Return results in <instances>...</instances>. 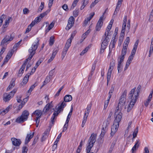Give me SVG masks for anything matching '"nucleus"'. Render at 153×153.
Returning <instances> with one entry per match:
<instances>
[{"instance_id": "obj_1", "label": "nucleus", "mask_w": 153, "mask_h": 153, "mask_svg": "<svg viewBox=\"0 0 153 153\" xmlns=\"http://www.w3.org/2000/svg\"><path fill=\"white\" fill-rule=\"evenodd\" d=\"M72 97L71 95H67L64 97V101L62 102L61 104L55 107L54 112L51 119L52 125L54 124V120L56 118V117L57 116L59 113L62 112L64 108L66 106V104L65 102L70 101L72 100Z\"/></svg>"}, {"instance_id": "obj_2", "label": "nucleus", "mask_w": 153, "mask_h": 153, "mask_svg": "<svg viewBox=\"0 0 153 153\" xmlns=\"http://www.w3.org/2000/svg\"><path fill=\"white\" fill-rule=\"evenodd\" d=\"M39 39L37 38L36 40L33 43L30 48L29 49L28 52L30 53V55L28 58L26 59L25 61L22 66L21 68L19 71V76H22V74L23 73L24 69L27 64V62L28 59L30 60L34 55L35 54L36 51L38 48L39 44Z\"/></svg>"}, {"instance_id": "obj_3", "label": "nucleus", "mask_w": 153, "mask_h": 153, "mask_svg": "<svg viewBox=\"0 0 153 153\" xmlns=\"http://www.w3.org/2000/svg\"><path fill=\"white\" fill-rule=\"evenodd\" d=\"M128 47L123 46L122 50L121 55L118 58L117 70L118 72H120V71L122 69V63L124 59V56L126 55Z\"/></svg>"}, {"instance_id": "obj_4", "label": "nucleus", "mask_w": 153, "mask_h": 153, "mask_svg": "<svg viewBox=\"0 0 153 153\" xmlns=\"http://www.w3.org/2000/svg\"><path fill=\"white\" fill-rule=\"evenodd\" d=\"M108 36L105 35L103 36L102 39V42L101 45L100 53L102 54L104 52V50L106 48L110 41V38L108 37Z\"/></svg>"}, {"instance_id": "obj_5", "label": "nucleus", "mask_w": 153, "mask_h": 153, "mask_svg": "<svg viewBox=\"0 0 153 153\" xmlns=\"http://www.w3.org/2000/svg\"><path fill=\"white\" fill-rule=\"evenodd\" d=\"M29 113L27 110L23 111L20 117H17L16 120V122L18 123H21L27 120L28 117Z\"/></svg>"}, {"instance_id": "obj_6", "label": "nucleus", "mask_w": 153, "mask_h": 153, "mask_svg": "<svg viewBox=\"0 0 153 153\" xmlns=\"http://www.w3.org/2000/svg\"><path fill=\"white\" fill-rule=\"evenodd\" d=\"M122 109H119V108H116L115 112V119L114 122L116 124H119L123 116V114L121 112Z\"/></svg>"}, {"instance_id": "obj_7", "label": "nucleus", "mask_w": 153, "mask_h": 153, "mask_svg": "<svg viewBox=\"0 0 153 153\" xmlns=\"http://www.w3.org/2000/svg\"><path fill=\"white\" fill-rule=\"evenodd\" d=\"M17 91V89H14L9 94L6 93H4L3 94V101L5 102H8L13 97L14 95L16 92Z\"/></svg>"}, {"instance_id": "obj_8", "label": "nucleus", "mask_w": 153, "mask_h": 153, "mask_svg": "<svg viewBox=\"0 0 153 153\" xmlns=\"http://www.w3.org/2000/svg\"><path fill=\"white\" fill-rule=\"evenodd\" d=\"M92 104L91 103H90L87 105L86 108V110L84 113V117L83 119L82 123V127H83L85 126V124L87 119V117L89 115V113L91 109Z\"/></svg>"}, {"instance_id": "obj_9", "label": "nucleus", "mask_w": 153, "mask_h": 153, "mask_svg": "<svg viewBox=\"0 0 153 153\" xmlns=\"http://www.w3.org/2000/svg\"><path fill=\"white\" fill-rule=\"evenodd\" d=\"M140 86H139L136 90V92H135L136 88H134L131 89L130 93L128 94V98H132V97H134L137 99L138 98L139 95V93L140 91Z\"/></svg>"}, {"instance_id": "obj_10", "label": "nucleus", "mask_w": 153, "mask_h": 153, "mask_svg": "<svg viewBox=\"0 0 153 153\" xmlns=\"http://www.w3.org/2000/svg\"><path fill=\"white\" fill-rule=\"evenodd\" d=\"M115 65V63L114 61H112L110 63L109 68L108 69L107 74V85L108 84L110 80L112 71L114 68V66Z\"/></svg>"}, {"instance_id": "obj_11", "label": "nucleus", "mask_w": 153, "mask_h": 153, "mask_svg": "<svg viewBox=\"0 0 153 153\" xmlns=\"http://www.w3.org/2000/svg\"><path fill=\"white\" fill-rule=\"evenodd\" d=\"M104 14V13L100 17V19L97 24L96 29L97 31H99L102 25Z\"/></svg>"}, {"instance_id": "obj_12", "label": "nucleus", "mask_w": 153, "mask_h": 153, "mask_svg": "<svg viewBox=\"0 0 153 153\" xmlns=\"http://www.w3.org/2000/svg\"><path fill=\"white\" fill-rule=\"evenodd\" d=\"M123 96L124 95H122L121 96L120 101L118 104V105L116 108H119V109L122 110V108H123V106L125 105L126 102V98Z\"/></svg>"}, {"instance_id": "obj_13", "label": "nucleus", "mask_w": 153, "mask_h": 153, "mask_svg": "<svg viewBox=\"0 0 153 153\" xmlns=\"http://www.w3.org/2000/svg\"><path fill=\"white\" fill-rule=\"evenodd\" d=\"M129 99H131V100L130 102L128 105V107H127L128 112H129L132 109L135 103L136 102L137 99L136 98H135L134 97H132V98H129Z\"/></svg>"}, {"instance_id": "obj_14", "label": "nucleus", "mask_w": 153, "mask_h": 153, "mask_svg": "<svg viewBox=\"0 0 153 153\" xmlns=\"http://www.w3.org/2000/svg\"><path fill=\"white\" fill-rule=\"evenodd\" d=\"M74 19L73 16H71L69 18L68 23L65 29L67 30H69L73 26L74 24Z\"/></svg>"}, {"instance_id": "obj_15", "label": "nucleus", "mask_w": 153, "mask_h": 153, "mask_svg": "<svg viewBox=\"0 0 153 153\" xmlns=\"http://www.w3.org/2000/svg\"><path fill=\"white\" fill-rule=\"evenodd\" d=\"M119 126V124H116V123L114 122L112 126L111 127V135L112 137L114 135L115 133L117 131Z\"/></svg>"}, {"instance_id": "obj_16", "label": "nucleus", "mask_w": 153, "mask_h": 153, "mask_svg": "<svg viewBox=\"0 0 153 153\" xmlns=\"http://www.w3.org/2000/svg\"><path fill=\"white\" fill-rule=\"evenodd\" d=\"M13 39V37L12 36V35H10L9 36L7 35L2 40L1 42V45H3L5 43H8V42L12 40Z\"/></svg>"}, {"instance_id": "obj_17", "label": "nucleus", "mask_w": 153, "mask_h": 153, "mask_svg": "<svg viewBox=\"0 0 153 153\" xmlns=\"http://www.w3.org/2000/svg\"><path fill=\"white\" fill-rule=\"evenodd\" d=\"M12 144L15 146H19L21 144L22 142L19 139L12 137L11 139Z\"/></svg>"}, {"instance_id": "obj_18", "label": "nucleus", "mask_w": 153, "mask_h": 153, "mask_svg": "<svg viewBox=\"0 0 153 153\" xmlns=\"http://www.w3.org/2000/svg\"><path fill=\"white\" fill-rule=\"evenodd\" d=\"M97 135L94 133H92L88 140V144L93 145L95 143L96 140Z\"/></svg>"}, {"instance_id": "obj_19", "label": "nucleus", "mask_w": 153, "mask_h": 153, "mask_svg": "<svg viewBox=\"0 0 153 153\" xmlns=\"http://www.w3.org/2000/svg\"><path fill=\"white\" fill-rule=\"evenodd\" d=\"M42 114V112L41 110H36L33 113L32 115H35L37 116L35 119V121H36V124L37 123V121L40 120V119Z\"/></svg>"}, {"instance_id": "obj_20", "label": "nucleus", "mask_w": 153, "mask_h": 153, "mask_svg": "<svg viewBox=\"0 0 153 153\" xmlns=\"http://www.w3.org/2000/svg\"><path fill=\"white\" fill-rule=\"evenodd\" d=\"M34 134V132H32L30 131L29 133L27 134L25 142V144H27L30 141L31 139L33 137Z\"/></svg>"}, {"instance_id": "obj_21", "label": "nucleus", "mask_w": 153, "mask_h": 153, "mask_svg": "<svg viewBox=\"0 0 153 153\" xmlns=\"http://www.w3.org/2000/svg\"><path fill=\"white\" fill-rule=\"evenodd\" d=\"M140 144V140H137L136 141V142L134 146L132 147L131 149L132 153L134 152L135 151L137 150Z\"/></svg>"}, {"instance_id": "obj_22", "label": "nucleus", "mask_w": 153, "mask_h": 153, "mask_svg": "<svg viewBox=\"0 0 153 153\" xmlns=\"http://www.w3.org/2000/svg\"><path fill=\"white\" fill-rule=\"evenodd\" d=\"M16 80L15 78H13L10 82V84L7 89V91L11 89L15 85V82Z\"/></svg>"}, {"instance_id": "obj_23", "label": "nucleus", "mask_w": 153, "mask_h": 153, "mask_svg": "<svg viewBox=\"0 0 153 153\" xmlns=\"http://www.w3.org/2000/svg\"><path fill=\"white\" fill-rule=\"evenodd\" d=\"M12 18L10 17H9L7 19H6L5 22V24L3 25L2 27L3 29L2 30L1 33H3L6 31V29H5L7 27V25L9 24L10 20Z\"/></svg>"}, {"instance_id": "obj_24", "label": "nucleus", "mask_w": 153, "mask_h": 153, "mask_svg": "<svg viewBox=\"0 0 153 153\" xmlns=\"http://www.w3.org/2000/svg\"><path fill=\"white\" fill-rule=\"evenodd\" d=\"M14 51V50L12 49L9 51L4 59V62H8V60L12 56Z\"/></svg>"}, {"instance_id": "obj_25", "label": "nucleus", "mask_w": 153, "mask_h": 153, "mask_svg": "<svg viewBox=\"0 0 153 153\" xmlns=\"http://www.w3.org/2000/svg\"><path fill=\"white\" fill-rule=\"evenodd\" d=\"M123 1V0H118L115 10L114 13V15L118 13L121 7Z\"/></svg>"}, {"instance_id": "obj_26", "label": "nucleus", "mask_w": 153, "mask_h": 153, "mask_svg": "<svg viewBox=\"0 0 153 153\" xmlns=\"http://www.w3.org/2000/svg\"><path fill=\"white\" fill-rule=\"evenodd\" d=\"M127 16L126 15L124 16V18L123 23L122 25V30H123V31H125L126 30V22H127Z\"/></svg>"}, {"instance_id": "obj_27", "label": "nucleus", "mask_w": 153, "mask_h": 153, "mask_svg": "<svg viewBox=\"0 0 153 153\" xmlns=\"http://www.w3.org/2000/svg\"><path fill=\"white\" fill-rule=\"evenodd\" d=\"M29 76V75L28 74H27L24 77L23 80L21 83L22 85L26 84L27 83L28 80Z\"/></svg>"}, {"instance_id": "obj_28", "label": "nucleus", "mask_w": 153, "mask_h": 153, "mask_svg": "<svg viewBox=\"0 0 153 153\" xmlns=\"http://www.w3.org/2000/svg\"><path fill=\"white\" fill-rule=\"evenodd\" d=\"M68 48H69L65 46L64 47L62 53V59H63L65 56Z\"/></svg>"}, {"instance_id": "obj_29", "label": "nucleus", "mask_w": 153, "mask_h": 153, "mask_svg": "<svg viewBox=\"0 0 153 153\" xmlns=\"http://www.w3.org/2000/svg\"><path fill=\"white\" fill-rule=\"evenodd\" d=\"M89 0H83V3L80 7L81 10L83 9L88 3Z\"/></svg>"}, {"instance_id": "obj_30", "label": "nucleus", "mask_w": 153, "mask_h": 153, "mask_svg": "<svg viewBox=\"0 0 153 153\" xmlns=\"http://www.w3.org/2000/svg\"><path fill=\"white\" fill-rule=\"evenodd\" d=\"M114 87L112 85L111 86V88L108 93V99L110 100L113 94V92L114 91Z\"/></svg>"}, {"instance_id": "obj_31", "label": "nucleus", "mask_w": 153, "mask_h": 153, "mask_svg": "<svg viewBox=\"0 0 153 153\" xmlns=\"http://www.w3.org/2000/svg\"><path fill=\"white\" fill-rule=\"evenodd\" d=\"M117 34V33H115L114 34V37H113L112 38V39L111 41L110 44H111L112 45H113V46H115V45L116 44V42L117 41V39L116 38L115 36Z\"/></svg>"}, {"instance_id": "obj_32", "label": "nucleus", "mask_w": 153, "mask_h": 153, "mask_svg": "<svg viewBox=\"0 0 153 153\" xmlns=\"http://www.w3.org/2000/svg\"><path fill=\"white\" fill-rule=\"evenodd\" d=\"M72 39L70 38L69 39H68L67 41V42L65 45V46L68 48H69L71 45V44L72 42Z\"/></svg>"}, {"instance_id": "obj_33", "label": "nucleus", "mask_w": 153, "mask_h": 153, "mask_svg": "<svg viewBox=\"0 0 153 153\" xmlns=\"http://www.w3.org/2000/svg\"><path fill=\"white\" fill-rule=\"evenodd\" d=\"M50 10H47L46 11H45L43 13L41 14L39 16L40 17L41 20L45 16L47 15L48 13L49 12Z\"/></svg>"}, {"instance_id": "obj_34", "label": "nucleus", "mask_w": 153, "mask_h": 153, "mask_svg": "<svg viewBox=\"0 0 153 153\" xmlns=\"http://www.w3.org/2000/svg\"><path fill=\"white\" fill-rule=\"evenodd\" d=\"M106 132V126L103 127L102 129L101 130V134L100 135V136L101 137H103Z\"/></svg>"}, {"instance_id": "obj_35", "label": "nucleus", "mask_w": 153, "mask_h": 153, "mask_svg": "<svg viewBox=\"0 0 153 153\" xmlns=\"http://www.w3.org/2000/svg\"><path fill=\"white\" fill-rule=\"evenodd\" d=\"M52 106L51 105H49L48 104H47L45 106L43 110L45 112H47L51 108Z\"/></svg>"}, {"instance_id": "obj_36", "label": "nucleus", "mask_w": 153, "mask_h": 153, "mask_svg": "<svg viewBox=\"0 0 153 153\" xmlns=\"http://www.w3.org/2000/svg\"><path fill=\"white\" fill-rule=\"evenodd\" d=\"M48 134L47 131H45L43 133L41 139V141L42 142L45 140Z\"/></svg>"}, {"instance_id": "obj_37", "label": "nucleus", "mask_w": 153, "mask_h": 153, "mask_svg": "<svg viewBox=\"0 0 153 153\" xmlns=\"http://www.w3.org/2000/svg\"><path fill=\"white\" fill-rule=\"evenodd\" d=\"M130 41V39L129 37H127L124 42V44L123 45V46H126L127 47H128V44L129 42Z\"/></svg>"}, {"instance_id": "obj_38", "label": "nucleus", "mask_w": 153, "mask_h": 153, "mask_svg": "<svg viewBox=\"0 0 153 153\" xmlns=\"http://www.w3.org/2000/svg\"><path fill=\"white\" fill-rule=\"evenodd\" d=\"M94 13H93L90 14L89 17L87 18L86 19H85V22H87V23H88V21H90L91 19L93 18L94 15Z\"/></svg>"}, {"instance_id": "obj_39", "label": "nucleus", "mask_w": 153, "mask_h": 153, "mask_svg": "<svg viewBox=\"0 0 153 153\" xmlns=\"http://www.w3.org/2000/svg\"><path fill=\"white\" fill-rule=\"evenodd\" d=\"M41 20L40 19V17L38 16L36 17L34 20L31 23L33 22V25H34L36 24L39 22L41 21Z\"/></svg>"}, {"instance_id": "obj_40", "label": "nucleus", "mask_w": 153, "mask_h": 153, "mask_svg": "<svg viewBox=\"0 0 153 153\" xmlns=\"http://www.w3.org/2000/svg\"><path fill=\"white\" fill-rule=\"evenodd\" d=\"M138 131V127H137L136 128L134 129L133 134V139L135 138L137 136V134Z\"/></svg>"}, {"instance_id": "obj_41", "label": "nucleus", "mask_w": 153, "mask_h": 153, "mask_svg": "<svg viewBox=\"0 0 153 153\" xmlns=\"http://www.w3.org/2000/svg\"><path fill=\"white\" fill-rule=\"evenodd\" d=\"M33 23H31L29 25L27 28L26 29V30L25 31V33H28L30 31L32 27L34 26V25H33Z\"/></svg>"}, {"instance_id": "obj_42", "label": "nucleus", "mask_w": 153, "mask_h": 153, "mask_svg": "<svg viewBox=\"0 0 153 153\" xmlns=\"http://www.w3.org/2000/svg\"><path fill=\"white\" fill-rule=\"evenodd\" d=\"M12 108V106L11 105H10L8 106L7 108L4 110H3L2 111L3 112L4 114H5L7 113L9 110L11 109Z\"/></svg>"}, {"instance_id": "obj_43", "label": "nucleus", "mask_w": 153, "mask_h": 153, "mask_svg": "<svg viewBox=\"0 0 153 153\" xmlns=\"http://www.w3.org/2000/svg\"><path fill=\"white\" fill-rule=\"evenodd\" d=\"M54 42V37L53 36H51L49 40V45L50 46H52Z\"/></svg>"}, {"instance_id": "obj_44", "label": "nucleus", "mask_w": 153, "mask_h": 153, "mask_svg": "<svg viewBox=\"0 0 153 153\" xmlns=\"http://www.w3.org/2000/svg\"><path fill=\"white\" fill-rule=\"evenodd\" d=\"M115 46H113V45H112L111 44H110L109 45V53H108V56H109L111 55V53L113 51V48H115Z\"/></svg>"}, {"instance_id": "obj_45", "label": "nucleus", "mask_w": 153, "mask_h": 153, "mask_svg": "<svg viewBox=\"0 0 153 153\" xmlns=\"http://www.w3.org/2000/svg\"><path fill=\"white\" fill-rule=\"evenodd\" d=\"M64 87V85H63L59 88L58 91L57 92L56 94L55 95L54 97H56L59 95L61 91L63 89Z\"/></svg>"}, {"instance_id": "obj_46", "label": "nucleus", "mask_w": 153, "mask_h": 153, "mask_svg": "<svg viewBox=\"0 0 153 153\" xmlns=\"http://www.w3.org/2000/svg\"><path fill=\"white\" fill-rule=\"evenodd\" d=\"M93 145L88 144V145L87 148L86 150V153H89L92 147L93 146Z\"/></svg>"}, {"instance_id": "obj_47", "label": "nucleus", "mask_w": 153, "mask_h": 153, "mask_svg": "<svg viewBox=\"0 0 153 153\" xmlns=\"http://www.w3.org/2000/svg\"><path fill=\"white\" fill-rule=\"evenodd\" d=\"M44 2H42L41 3V5L39 7V9H38V12H41L42 10L43 9L44 7Z\"/></svg>"}, {"instance_id": "obj_48", "label": "nucleus", "mask_w": 153, "mask_h": 153, "mask_svg": "<svg viewBox=\"0 0 153 153\" xmlns=\"http://www.w3.org/2000/svg\"><path fill=\"white\" fill-rule=\"evenodd\" d=\"M72 110H71L69 112V113L67 117V119H66V121L65 122H66L67 123H68L69 122L70 119L71 118V116L72 114Z\"/></svg>"}, {"instance_id": "obj_49", "label": "nucleus", "mask_w": 153, "mask_h": 153, "mask_svg": "<svg viewBox=\"0 0 153 153\" xmlns=\"http://www.w3.org/2000/svg\"><path fill=\"white\" fill-rule=\"evenodd\" d=\"M113 113L112 111L111 110V111L109 114L108 117L107 119V120L108 122H109L111 120V117L113 115Z\"/></svg>"}, {"instance_id": "obj_50", "label": "nucleus", "mask_w": 153, "mask_h": 153, "mask_svg": "<svg viewBox=\"0 0 153 153\" xmlns=\"http://www.w3.org/2000/svg\"><path fill=\"white\" fill-rule=\"evenodd\" d=\"M88 47L86 48L84 50H83L80 53L81 56H82L86 53L88 50Z\"/></svg>"}, {"instance_id": "obj_51", "label": "nucleus", "mask_w": 153, "mask_h": 153, "mask_svg": "<svg viewBox=\"0 0 153 153\" xmlns=\"http://www.w3.org/2000/svg\"><path fill=\"white\" fill-rule=\"evenodd\" d=\"M96 66V63L94 62L92 65L90 73H92L93 74L94 73V71L95 70V67Z\"/></svg>"}, {"instance_id": "obj_52", "label": "nucleus", "mask_w": 153, "mask_h": 153, "mask_svg": "<svg viewBox=\"0 0 153 153\" xmlns=\"http://www.w3.org/2000/svg\"><path fill=\"white\" fill-rule=\"evenodd\" d=\"M36 85L35 84L32 85L30 87L29 90L28 91V93H30Z\"/></svg>"}, {"instance_id": "obj_53", "label": "nucleus", "mask_w": 153, "mask_h": 153, "mask_svg": "<svg viewBox=\"0 0 153 153\" xmlns=\"http://www.w3.org/2000/svg\"><path fill=\"white\" fill-rule=\"evenodd\" d=\"M39 139V137L38 136H37L35 137L34 140L32 143V145L33 146L34 145H35L36 143L37 142L38 140Z\"/></svg>"}, {"instance_id": "obj_54", "label": "nucleus", "mask_w": 153, "mask_h": 153, "mask_svg": "<svg viewBox=\"0 0 153 153\" xmlns=\"http://www.w3.org/2000/svg\"><path fill=\"white\" fill-rule=\"evenodd\" d=\"M5 15L4 14L2 15L0 17V27L2 25L3 22V19H4Z\"/></svg>"}, {"instance_id": "obj_55", "label": "nucleus", "mask_w": 153, "mask_h": 153, "mask_svg": "<svg viewBox=\"0 0 153 153\" xmlns=\"http://www.w3.org/2000/svg\"><path fill=\"white\" fill-rule=\"evenodd\" d=\"M54 24L55 23L54 22H52L50 24L48 28V31L50 30L53 28L54 26Z\"/></svg>"}, {"instance_id": "obj_56", "label": "nucleus", "mask_w": 153, "mask_h": 153, "mask_svg": "<svg viewBox=\"0 0 153 153\" xmlns=\"http://www.w3.org/2000/svg\"><path fill=\"white\" fill-rule=\"evenodd\" d=\"M78 2V1H76L74 0L71 6V8L72 9H73L76 6L77 3Z\"/></svg>"}, {"instance_id": "obj_57", "label": "nucleus", "mask_w": 153, "mask_h": 153, "mask_svg": "<svg viewBox=\"0 0 153 153\" xmlns=\"http://www.w3.org/2000/svg\"><path fill=\"white\" fill-rule=\"evenodd\" d=\"M110 100L108 99L105 102L104 109H106L108 104Z\"/></svg>"}, {"instance_id": "obj_58", "label": "nucleus", "mask_w": 153, "mask_h": 153, "mask_svg": "<svg viewBox=\"0 0 153 153\" xmlns=\"http://www.w3.org/2000/svg\"><path fill=\"white\" fill-rule=\"evenodd\" d=\"M68 123H67L66 122H65L63 127L62 132H64L67 130L68 126Z\"/></svg>"}, {"instance_id": "obj_59", "label": "nucleus", "mask_w": 153, "mask_h": 153, "mask_svg": "<svg viewBox=\"0 0 153 153\" xmlns=\"http://www.w3.org/2000/svg\"><path fill=\"white\" fill-rule=\"evenodd\" d=\"M115 145V143H114V142L112 143L111 146L110 148L109 151L108 152V153H111L112 152V151L113 150V148L114 146Z\"/></svg>"}, {"instance_id": "obj_60", "label": "nucleus", "mask_w": 153, "mask_h": 153, "mask_svg": "<svg viewBox=\"0 0 153 153\" xmlns=\"http://www.w3.org/2000/svg\"><path fill=\"white\" fill-rule=\"evenodd\" d=\"M153 51V44H151L150 49L149 51V56H150L152 53Z\"/></svg>"}, {"instance_id": "obj_61", "label": "nucleus", "mask_w": 153, "mask_h": 153, "mask_svg": "<svg viewBox=\"0 0 153 153\" xmlns=\"http://www.w3.org/2000/svg\"><path fill=\"white\" fill-rule=\"evenodd\" d=\"M28 151V149L27 147L24 146L22 147V153H27Z\"/></svg>"}, {"instance_id": "obj_62", "label": "nucleus", "mask_w": 153, "mask_h": 153, "mask_svg": "<svg viewBox=\"0 0 153 153\" xmlns=\"http://www.w3.org/2000/svg\"><path fill=\"white\" fill-rule=\"evenodd\" d=\"M78 10H75L73 11V15L74 17H76L78 16Z\"/></svg>"}, {"instance_id": "obj_63", "label": "nucleus", "mask_w": 153, "mask_h": 153, "mask_svg": "<svg viewBox=\"0 0 153 153\" xmlns=\"http://www.w3.org/2000/svg\"><path fill=\"white\" fill-rule=\"evenodd\" d=\"M53 0H49L48 3V7L49 8H50L52 6L53 3Z\"/></svg>"}, {"instance_id": "obj_64", "label": "nucleus", "mask_w": 153, "mask_h": 153, "mask_svg": "<svg viewBox=\"0 0 153 153\" xmlns=\"http://www.w3.org/2000/svg\"><path fill=\"white\" fill-rule=\"evenodd\" d=\"M24 105V103H23V102H22V103L20 104L18 106V111H20V110L23 107Z\"/></svg>"}]
</instances>
